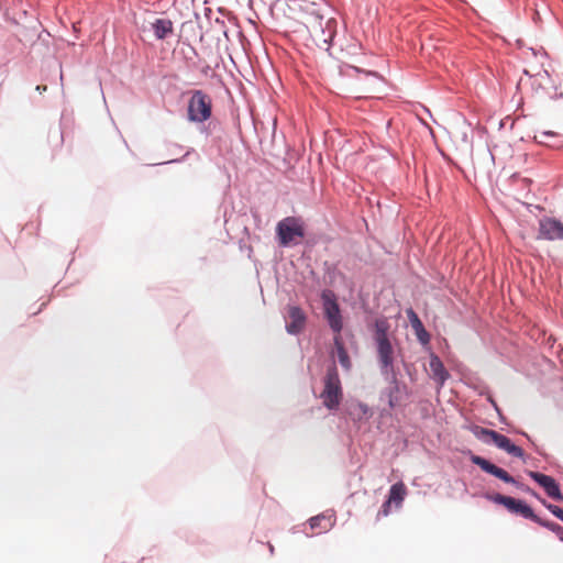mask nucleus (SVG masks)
<instances>
[{
  "label": "nucleus",
  "mask_w": 563,
  "mask_h": 563,
  "mask_svg": "<svg viewBox=\"0 0 563 563\" xmlns=\"http://www.w3.org/2000/svg\"><path fill=\"white\" fill-rule=\"evenodd\" d=\"M528 475L545 490L549 497L563 500L559 484L553 477L534 471H530Z\"/></svg>",
  "instance_id": "8"
},
{
  "label": "nucleus",
  "mask_w": 563,
  "mask_h": 563,
  "mask_svg": "<svg viewBox=\"0 0 563 563\" xmlns=\"http://www.w3.org/2000/svg\"><path fill=\"white\" fill-rule=\"evenodd\" d=\"M390 505L391 503H389V500L387 499L383 506H382V509L379 510L378 515H382V516H388L389 512H390Z\"/></svg>",
  "instance_id": "23"
},
{
  "label": "nucleus",
  "mask_w": 563,
  "mask_h": 563,
  "mask_svg": "<svg viewBox=\"0 0 563 563\" xmlns=\"http://www.w3.org/2000/svg\"><path fill=\"white\" fill-rule=\"evenodd\" d=\"M369 412V409L367 405L358 402L354 406V411L352 413L357 415L358 418H362L363 416H367Z\"/></svg>",
  "instance_id": "22"
},
{
  "label": "nucleus",
  "mask_w": 563,
  "mask_h": 563,
  "mask_svg": "<svg viewBox=\"0 0 563 563\" xmlns=\"http://www.w3.org/2000/svg\"><path fill=\"white\" fill-rule=\"evenodd\" d=\"M492 500L496 504L505 506L509 511L520 514L522 517L530 519L534 522H541V518L538 517L532 508L522 500L515 499L509 496L496 494L492 497Z\"/></svg>",
  "instance_id": "6"
},
{
  "label": "nucleus",
  "mask_w": 563,
  "mask_h": 563,
  "mask_svg": "<svg viewBox=\"0 0 563 563\" xmlns=\"http://www.w3.org/2000/svg\"><path fill=\"white\" fill-rule=\"evenodd\" d=\"M322 404L330 410L336 409L343 398L342 385L334 364L328 367L323 378V390L320 394Z\"/></svg>",
  "instance_id": "2"
},
{
  "label": "nucleus",
  "mask_w": 563,
  "mask_h": 563,
  "mask_svg": "<svg viewBox=\"0 0 563 563\" xmlns=\"http://www.w3.org/2000/svg\"><path fill=\"white\" fill-rule=\"evenodd\" d=\"M539 525L550 529L551 531L555 532L556 536L560 538V540L563 541V527L555 522L545 521L541 519V522H538Z\"/></svg>",
  "instance_id": "20"
},
{
  "label": "nucleus",
  "mask_w": 563,
  "mask_h": 563,
  "mask_svg": "<svg viewBox=\"0 0 563 563\" xmlns=\"http://www.w3.org/2000/svg\"><path fill=\"white\" fill-rule=\"evenodd\" d=\"M542 504L560 520L563 521V509L559 506L548 504L545 500H542Z\"/></svg>",
  "instance_id": "21"
},
{
  "label": "nucleus",
  "mask_w": 563,
  "mask_h": 563,
  "mask_svg": "<svg viewBox=\"0 0 563 563\" xmlns=\"http://www.w3.org/2000/svg\"><path fill=\"white\" fill-rule=\"evenodd\" d=\"M276 233L282 246L297 244L305 236L303 222L300 218L287 217L277 223Z\"/></svg>",
  "instance_id": "4"
},
{
  "label": "nucleus",
  "mask_w": 563,
  "mask_h": 563,
  "mask_svg": "<svg viewBox=\"0 0 563 563\" xmlns=\"http://www.w3.org/2000/svg\"><path fill=\"white\" fill-rule=\"evenodd\" d=\"M378 360L382 371L388 374L393 371L394 364V350L389 340H382L376 342Z\"/></svg>",
  "instance_id": "12"
},
{
  "label": "nucleus",
  "mask_w": 563,
  "mask_h": 563,
  "mask_svg": "<svg viewBox=\"0 0 563 563\" xmlns=\"http://www.w3.org/2000/svg\"><path fill=\"white\" fill-rule=\"evenodd\" d=\"M333 341H334L335 353H336V356H338V360H339L341 366L345 371H350L352 367V362L347 354V351L344 347V343H343L341 334H335Z\"/></svg>",
  "instance_id": "15"
},
{
  "label": "nucleus",
  "mask_w": 563,
  "mask_h": 563,
  "mask_svg": "<svg viewBox=\"0 0 563 563\" xmlns=\"http://www.w3.org/2000/svg\"><path fill=\"white\" fill-rule=\"evenodd\" d=\"M334 523L335 517L332 514H321L309 519V526L317 534L328 532L333 528Z\"/></svg>",
  "instance_id": "14"
},
{
  "label": "nucleus",
  "mask_w": 563,
  "mask_h": 563,
  "mask_svg": "<svg viewBox=\"0 0 563 563\" xmlns=\"http://www.w3.org/2000/svg\"><path fill=\"white\" fill-rule=\"evenodd\" d=\"M152 30L157 40H164L173 33V22L169 19H156L152 23Z\"/></svg>",
  "instance_id": "16"
},
{
  "label": "nucleus",
  "mask_w": 563,
  "mask_h": 563,
  "mask_svg": "<svg viewBox=\"0 0 563 563\" xmlns=\"http://www.w3.org/2000/svg\"><path fill=\"white\" fill-rule=\"evenodd\" d=\"M408 317H409V320H410V323H411V327L415 329L416 331V334L418 336V340L421 342V343H428L429 340H430V335L429 333L426 331V329L423 328V324L421 322V320L419 319V317L417 316V313L413 311V310H409L408 311Z\"/></svg>",
  "instance_id": "17"
},
{
  "label": "nucleus",
  "mask_w": 563,
  "mask_h": 563,
  "mask_svg": "<svg viewBox=\"0 0 563 563\" xmlns=\"http://www.w3.org/2000/svg\"><path fill=\"white\" fill-rule=\"evenodd\" d=\"M324 313L330 328L335 332V334H340L343 328V322L339 305L335 300L325 299Z\"/></svg>",
  "instance_id": "11"
},
{
  "label": "nucleus",
  "mask_w": 563,
  "mask_h": 563,
  "mask_svg": "<svg viewBox=\"0 0 563 563\" xmlns=\"http://www.w3.org/2000/svg\"><path fill=\"white\" fill-rule=\"evenodd\" d=\"M211 113V97L202 90H194L188 101V120L191 122L202 123L210 119Z\"/></svg>",
  "instance_id": "3"
},
{
  "label": "nucleus",
  "mask_w": 563,
  "mask_h": 563,
  "mask_svg": "<svg viewBox=\"0 0 563 563\" xmlns=\"http://www.w3.org/2000/svg\"><path fill=\"white\" fill-rule=\"evenodd\" d=\"M389 329V324L386 319H377L375 321V334L374 339L375 342L382 341V340H389L387 332Z\"/></svg>",
  "instance_id": "19"
},
{
  "label": "nucleus",
  "mask_w": 563,
  "mask_h": 563,
  "mask_svg": "<svg viewBox=\"0 0 563 563\" xmlns=\"http://www.w3.org/2000/svg\"><path fill=\"white\" fill-rule=\"evenodd\" d=\"M36 90L40 91V92L45 91L46 90V86H37Z\"/></svg>",
  "instance_id": "25"
},
{
  "label": "nucleus",
  "mask_w": 563,
  "mask_h": 563,
  "mask_svg": "<svg viewBox=\"0 0 563 563\" xmlns=\"http://www.w3.org/2000/svg\"><path fill=\"white\" fill-rule=\"evenodd\" d=\"M473 433L475 437L485 443H493L497 448L506 451L508 454L516 456V457H522L523 456V450L519 448L518 445L514 444L509 438H507L504 434H500L496 432L495 430L482 428V427H475L473 429Z\"/></svg>",
  "instance_id": "5"
},
{
  "label": "nucleus",
  "mask_w": 563,
  "mask_h": 563,
  "mask_svg": "<svg viewBox=\"0 0 563 563\" xmlns=\"http://www.w3.org/2000/svg\"><path fill=\"white\" fill-rule=\"evenodd\" d=\"M472 463L479 466L484 472L501 479L505 483L515 484L516 481L512 476H510L504 468H500L496 466L495 464L490 463L486 459L478 456V455H472L471 456Z\"/></svg>",
  "instance_id": "9"
},
{
  "label": "nucleus",
  "mask_w": 563,
  "mask_h": 563,
  "mask_svg": "<svg viewBox=\"0 0 563 563\" xmlns=\"http://www.w3.org/2000/svg\"><path fill=\"white\" fill-rule=\"evenodd\" d=\"M407 494V488L402 482L394 484L389 489L388 500L397 507L401 505Z\"/></svg>",
  "instance_id": "18"
},
{
  "label": "nucleus",
  "mask_w": 563,
  "mask_h": 563,
  "mask_svg": "<svg viewBox=\"0 0 563 563\" xmlns=\"http://www.w3.org/2000/svg\"><path fill=\"white\" fill-rule=\"evenodd\" d=\"M286 330L289 334L300 333L306 325V314L301 308L289 306L287 310Z\"/></svg>",
  "instance_id": "10"
},
{
  "label": "nucleus",
  "mask_w": 563,
  "mask_h": 563,
  "mask_svg": "<svg viewBox=\"0 0 563 563\" xmlns=\"http://www.w3.org/2000/svg\"><path fill=\"white\" fill-rule=\"evenodd\" d=\"M389 406H390V407H394V402H393V400H391V399L389 400Z\"/></svg>",
  "instance_id": "26"
},
{
  "label": "nucleus",
  "mask_w": 563,
  "mask_h": 563,
  "mask_svg": "<svg viewBox=\"0 0 563 563\" xmlns=\"http://www.w3.org/2000/svg\"><path fill=\"white\" fill-rule=\"evenodd\" d=\"M429 368L431 378L435 380L440 387H442L446 379L450 377V374L445 369L442 361L438 355H430Z\"/></svg>",
  "instance_id": "13"
},
{
  "label": "nucleus",
  "mask_w": 563,
  "mask_h": 563,
  "mask_svg": "<svg viewBox=\"0 0 563 563\" xmlns=\"http://www.w3.org/2000/svg\"><path fill=\"white\" fill-rule=\"evenodd\" d=\"M311 42L319 48H328L335 33V21L317 10L306 12L302 20Z\"/></svg>",
  "instance_id": "1"
},
{
  "label": "nucleus",
  "mask_w": 563,
  "mask_h": 563,
  "mask_svg": "<svg viewBox=\"0 0 563 563\" xmlns=\"http://www.w3.org/2000/svg\"><path fill=\"white\" fill-rule=\"evenodd\" d=\"M350 68L354 69L357 73L361 71V69H358L357 67L350 66ZM362 73H363V70H362ZM364 74L367 75V76L378 77L377 73H375V71H369L368 70V71H364Z\"/></svg>",
  "instance_id": "24"
},
{
  "label": "nucleus",
  "mask_w": 563,
  "mask_h": 563,
  "mask_svg": "<svg viewBox=\"0 0 563 563\" xmlns=\"http://www.w3.org/2000/svg\"><path fill=\"white\" fill-rule=\"evenodd\" d=\"M538 239L545 241L563 240V222L552 217L539 220Z\"/></svg>",
  "instance_id": "7"
},
{
  "label": "nucleus",
  "mask_w": 563,
  "mask_h": 563,
  "mask_svg": "<svg viewBox=\"0 0 563 563\" xmlns=\"http://www.w3.org/2000/svg\"><path fill=\"white\" fill-rule=\"evenodd\" d=\"M269 551H271V552H273V551H274L273 545H269Z\"/></svg>",
  "instance_id": "27"
}]
</instances>
